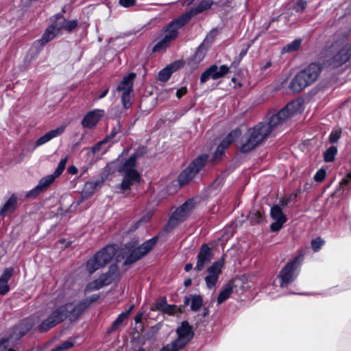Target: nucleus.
Masks as SVG:
<instances>
[{"label": "nucleus", "mask_w": 351, "mask_h": 351, "mask_svg": "<svg viewBox=\"0 0 351 351\" xmlns=\"http://www.w3.org/2000/svg\"><path fill=\"white\" fill-rule=\"evenodd\" d=\"M229 72V68L226 65H221L218 67V73L221 75V77Z\"/></svg>", "instance_id": "obj_51"}, {"label": "nucleus", "mask_w": 351, "mask_h": 351, "mask_svg": "<svg viewBox=\"0 0 351 351\" xmlns=\"http://www.w3.org/2000/svg\"><path fill=\"white\" fill-rule=\"evenodd\" d=\"M326 177V171L324 169H319L315 175L314 176V179L316 182H322Z\"/></svg>", "instance_id": "obj_45"}, {"label": "nucleus", "mask_w": 351, "mask_h": 351, "mask_svg": "<svg viewBox=\"0 0 351 351\" xmlns=\"http://www.w3.org/2000/svg\"><path fill=\"white\" fill-rule=\"evenodd\" d=\"M177 65L172 64L167 66L158 73V80L162 82L167 81L171 77V74L177 69Z\"/></svg>", "instance_id": "obj_29"}, {"label": "nucleus", "mask_w": 351, "mask_h": 351, "mask_svg": "<svg viewBox=\"0 0 351 351\" xmlns=\"http://www.w3.org/2000/svg\"><path fill=\"white\" fill-rule=\"evenodd\" d=\"M135 1V0H119V3L125 8H128L134 5Z\"/></svg>", "instance_id": "obj_49"}, {"label": "nucleus", "mask_w": 351, "mask_h": 351, "mask_svg": "<svg viewBox=\"0 0 351 351\" xmlns=\"http://www.w3.org/2000/svg\"><path fill=\"white\" fill-rule=\"evenodd\" d=\"M17 197L12 194L8 200L3 205L0 209V216L4 217L5 215L12 213L16 206Z\"/></svg>", "instance_id": "obj_21"}, {"label": "nucleus", "mask_w": 351, "mask_h": 351, "mask_svg": "<svg viewBox=\"0 0 351 351\" xmlns=\"http://www.w3.org/2000/svg\"><path fill=\"white\" fill-rule=\"evenodd\" d=\"M109 91V88L108 87H106L103 91L102 93L98 96L97 97V99H101L102 98H104V97L106 96V95L108 94Z\"/></svg>", "instance_id": "obj_56"}, {"label": "nucleus", "mask_w": 351, "mask_h": 351, "mask_svg": "<svg viewBox=\"0 0 351 351\" xmlns=\"http://www.w3.org/2000/svg\"><path fill=\"white\" fill-rule=\"evenodd\" d=\"M193 208L194 201L193 199L187 200L174 211L165 226L164 231L166 232H171L180 223L186 220Z\"/></svg>", "instance_id": "obj_8"}, {"label": "nucleus", "mask_w": 351, "mask_h": 351, "mask_svg": "<svg viewBox=\"0 0 351 351\" xmlns=\"http://www.w3.org/2000/svg\"><path fill=\"white\" fill-rule=\"evenodd\" d=\"M183 5H189L191 4L194 0H181Z\"/></svg>", "instance_id": "obj_61"}, {"label": "nucleus", "mask_w": 351, "mask_h": 351, "mask_svg": "<svg viewBox=\"0 0 351 351\" xmlns=\"http://www.w3.org/2000/svg\"><path fill=\"white\" fill-rule=\"evenodd\" d=\"M272 64V62L271 61H267L263 66H261V70L265 71L269 67H270Z\"/></svg>", "instance_id": "obj_59"}, {"label": "nucleus", "mask_w": 351, "mask_h": 351, "mask_svg": "<svg viewBox=\"0 0 351 351\" xmlns=\"http://www.w3.org/2000/svg\"><path fill=\"white\" fill-rule=\"evenodd\" d=\"M262 218L261 213L259 211L250 214V219L254 223H258L261 221Z\"/></svg>", "instance_id": "obj_47"}, {"label": "nucleus", "mask_w": 351, "mask_h": 351, "mask_svg": "<svg viewBox=\"0 0 351 351\" xmlns=\"http://www.w3.org/2000/svg\"><path fill=\"white\" fill-rule=\"evenodd\" d=\"M213 258V254L210 247L206 244L202 245L197 254V261L195 269L198 271H202Z\"/></svg>", "instance_id": "obj_16"}, {"label": "nucleus", "mask_w": 351, "mask_h": 351, "mask_svg": "<svg viewBox=\"0 0 351 351\" xmlns=\"http://www.w3.org/2000/svg\"><path fill=\"white\" fill-rule=\"evenodd\" d=\"M212 4V0H202L197 7L191 8L189 12H186L184 14H189L191 19L193 16L208 10Z\"/></svg>", "instance_id": "obj_26"}, {"label": "nucleus", "mask_w": 351, "mask_h": 351, "mask_svg": "<svg viewBox=\"0 0 351 351\" xmlns=\"http://www.w3.org/2000/svg\"><path fill=\"white\" fill-rule=\"evenodd\" d=\"M116 252L117 246L115 245H109L103 247L87 261L86 264L87 271L92 274L106 266L115 256Z\"/></svg>", "instance_id": "obj_5"}, {"label": "nucleus", "mask_w": 351, "mask_h": 351, "mask_svg": "<svg viewBox=\"0 0 351 351\" xmlns=\"http://www.w3.org/2000/svg\"><path fill=\"white\" fill-rule=\"evenodd\" d=\"M162 312L167 313L169 315H173L174 313V306L169 304H167Z\"/></svg>", "instance_id": "obj_52"}, {"label": "nucleus", "mask_w": 351, "mask_h": 351, "mask_svg": "<svg viewBox=\"0 0 351 351\" xmlns=\"http://www.w3.org/2000/svg\"><path fill=\"white\" fill-rule=\"evenodd\" d=\"M157 241L156 237H154L144 242L141 246L132 250L128 256H126L124 264L130 265L141 259L152 250L156 245Z\"/></svg>", "instance_id": "obj_13"}, {"label": "nucleus", "mask_w": 351, "mask_h": 351, "mask_svg": "<svg viewBox=\"0 0 351 351\" xmlns=\"http://www.w3.org/2000/svg\"><path fill=\"white\" fill-rule=\"evenodd\" d=\"M59 34L49 25L43 34L41 38L36 42L43 46L48 42L53 40Z\"/></svg>", "instance_id": "obj_27"}, {"label": "nucleus", "mask_w": 351, "mask_h": 351, "mask_svg": "<svg viewBox=\"0 0 351 351\" xmlns=\"http://www.w3.org/2000/svg\"><path fill=\"white\" fill-rule=\"evenodd\" d=\"M300 257L297 256L293 260L288 262L281 269L279 278L280 279V287H284L293 282L298 276L297 269L300 266Z\"/></svg>", "instance_id": "obj_11"}, {"label": "nucleus", "mask_w": 351, "mask_h": 351, "mask_svg": "<svg viewBox=\"0 0 351 351\" xmlns=\"http://www.w3.org/2000/svg\"><path fill=\"white\" fill-rule=\"evenodd\" d=\"M78 25L77 20L66 21L64 19V30L68 32H71Z\"/></svg>", "instance_id": "obj_40"}, {"label": "nucleus", "mask_w": 351, "mask_h": 351, "mask_svg": "<svg viewBox=\"0 0 351 351\" xmlns=\"http://www.w3.org/2000/svg\"><path fill=\"white\" fill-rule=\"evenodd\" d=\"M103 114L104 110L101 109H95L88 112L82 121V126L86 128H94L97 124Z\"/></svg>", "instance_id": "obj_19"}, {"label": "nucleus", "mask_w": 351, "mask_h": 351, "mask_svg": "<svg viewBox=\"0 0 351 351\" xmlns=\"http://www.w3.org/2000/svg\"><path fill=\"white\" fill-rule=\"evenodd\" d=\"M206 52V49L204 47V45L202 44L197 49L194 56H193V60L196 62H200L204 58Z\"/></svg>", "instance_id": "obj_32"}, {"label": "nucleus", "mask_w": 351, "mask_h": 351, "mask_svg": "<svg viewBox=\"0 0 351 351\" xmlns=\"http://www.w3.org/2000/svg\"><path fill=\"white\" fill-rule=\"evenodd\" d=\"M136 162V154H132L119 167V171L123 176V180L119 189L124 191L130 189L135 183L139 182L141 176L135 169Z\"/></svg>", "instance_id": "obj_4"}, {"label": "nucleus", "mask_w": 351, "mask_h": 351, "mask_svg": "<svg viewBox=\"0 0 351 351\" xmlns=\"http://www.w3.org/2000/svg\"><path fill=\"white\" fill-rule=\"evenodd\" d=\"M128 110H125V108H121L120 106H117L112 108L110 110V114L112 117H114L116 119L121 118L123 115H127L128 114Z\"/></svg>", "instance_id": "obj_36"}, {"label": "nucleus", "mask_w": 351, "mask_h": 351, "mask_svg": "<svg viewBox=\"0 0 351 351\" xmlns=\"http://www.w3.org/2000/svg\"><path fill=\"white\" fill-rule=\"evenodd\" d=\"M117 273V267L112 265L107 273L101 275L99 278H100L103 287L110 285L116 278Z\"/></svg>", "instance_id": "obj_24"}, {"label": "nucleus", "mask_w": 351, "mask_h": 351, "mask_svg": "<svg viewBox=\"0 0 351 351\" xmlns=\"http://www.w3.org/2000/svg\"><path fill=\"white\" fill-rule=\"evenodd\" d=\"M207 159V154H202L195 158L178 176L180 185L183 186L189 183L204 167Z\"/></svg>", "instance_id": "obj_10"}, {"label": "nucleus", "mask_w": 351, "mask_h": 351, "mask_svg": "<svg viewBox=\"0 0 351 351\" xmlns=\"http://www.w3.org/2000/svg\"><path fill=\"white\" fill-rule=\"evenodd\" d=\"M136 77L134 73H130L125 76L116 88L115 91L121 93V104L125 110H129L132 105L133 84Z\"/></svg>", "instance_id": "obj_9"}, {"label": "nucleus", "mask_w": 351, "mask_h": 351, "mask_svg": "<svg viewBox=\"0 0 351 351\" xmlns=\"http://www.w3.org/2000/svg\"><path fill=\"white\" fill-rule=\"evenodd\" d=\"M51 27L58 34H61V31L64 29V17L62 14H58L51 18Z\"/></svg>", "instance_id": "obj_25"}, {"label": "nucleus", "mask_w": 351, "mask_h": 351, "mask_svg": "<svg viewBox=\"0 0 351 351\" xmlns=\"http://www.w3.org/2000/svg\"><path fill=\"white\" fill-rule=\"evenodd\" d=\"M270 216L274 220V222L270 225V229L272 232L279 231L287 220L282 208L278 205H274L271 208Z\"/></svg>", "instance_id": "obj_15"}, {"label": "nucleus", "mask_w": 351, "mask_h": 351, "mask_svg": "<svg viewBox=\"0 0 351 351\" xmlns=\"http://www.w3.org/2000/svg\"><path fill=\"white\" fill-rule=\"evenodd\" d=\"M192 269H193V265L191 263H187L184 267V269L187 272L191 271Z\"/></svg>", "instance_id": "obj_60"}, {"label": "nucleus", "mask_w": 351, "mask_h": 351, "mask_svg": "<svg viewBox=\"0 0 351 351\" xmlns=\"http://www.w3.org/2000/svg\"><path fill=\"white\" fill-rule=\"evenodd\" d=\"M69 173L75 175L77 173V169L75 166H69L67 169Z\"/></svg>", "instance_id": "obj_55"}, {"label": "nucleus", "mask_w": 351, "mask_h": 351, "mask_svg": "<svg viewBox=\"0 0 351 351\" xmlns=\"http://www.w3.org/2000/svg\"><path fill=\"white\" fill-rule=\"evenodd\" d=\"M233 292V284L232 282H229L223 287L222 291L219 293L217 298V303L218 304H221L227 299H228Z\"/></svg>", "instance_id": "obj_28"}, {"label": "nucleus", "mask_w": 351, "mask_h": 351, "mask_svg": "<svg viewBox=\"0 0 351 351\" xmlns=\"http://www.w3.org/2000/svg\"><path fill=\"white\" fill-rule=\"evenodd\" d=\"M73 346V343L71 341H65L62 342L60 345L56 346L51 351H62L66 350L71 348Z\"/></svg>", "instance_id": "obj_41"}, {"label": "nucleus", "mask_w": 351, "mask_h": 351, "mask_svg": "<svg viewBox=\"0 0 351 351\" xmlns=\"http://www.w3.org/2000/svg\"><path fill=\"white\" fill-rule=\"evenodd\" d=\"M350 182H351V180H350V178L346 176L342 179L340 184L343 186V185L348 184Z\"/></svg>", "instance_id": "obj_57"}, {"label": "nucleus", "mask_w": 351, "mask_h": 351, "mask_svg": "<svg viewBox=\"0 0 351 351\" xmlns=\"http://www.w3.org/2000/svg\"><path fill=\"white\" fill-rule=\"evenodd\" d=\"M250 45L248 44L245 48H243L239 55V61L244 57L246 56L247 53V51L248 49H250Z\"/></svg>", "instance_id": "obj_53"}, {"label": "nucleus", "mask_w": 351, "mask_h": 351, "mask_svg": "<svg viewBox=\"0 0 351 351\" xmlns=\"http://www.w3.org/2000/svg\"><path fill=\"white\" fill-rule=\"evenodd\" d=\"M133 306L130 308V309L126 312H123L117 317V319L113 322L111 327L108 329V332H112L114 330H117L123 322V321L128 317L130 311L132 309Z\"/></svg>", "instance_id": "obj_30"}, {"label": "nucleus", "mask_w": 351, "mask_h": 351, "mask_svg": "<svg viewBox=\"0 0 351 351\" xmlns=\"http://www.w3.org/2000/svg\"><path fill=\"white\" fill-rule=\"evenodd\" d=\"M288 202H289V200L287 199H281L280 202H279V204H278V206H280V207H285L287 206V205L288 204Z\"/></svg>", "instance_id": "obj_58"}, {"label": "nucleus", "mask_w": 351, "mask_h": 351, "mask_svg": "<svg viewBox=\"0 0 351 351\" xmlns=\"http://www.w3.org/2000/svg\"><path fill=\"white\" fill-rule=\"evenodd\" d=\"M102 180H95L87 182L82 190V195L84 198H87L94 194L101 186Z\"/></svg>", "instance_id": "obj_22"}, {"label": "nucleus", "mask_w": 351, "mask_h": 351, "mask_svg": "<svg viewBox=\"0 0 351 351\" xmlns=\"http://www.w3.org/2000/svg\"><path fill=\"white\" fill-rule=\"evenodd\" d=\"M302 103L298 100L289 102L278 113L273 114L267 123H260L247 130L240 151L247 153L259 145L276 128L300 110Z\"/></svg>", "instance_id": "obj_2"}, {"label": "nucleus", "mask_w": 351, "mask_h": 351, "mask_svg": "<svg viewBox=\"0 0 351 351\" xmlns=\"http://www.w3.org/2000/svg\"><path fill=\"white\" fill-rule=\"evenodd\" d=\"M221 77V75L218 73V66L217 65H212L208 68L204 72L202 73L200 77V82L204 84L209 78L217 80Z\"/></svg>", "instance_id": "obj_23"}, {"label": "nucleus", "mask_w": 351, "mask_h": 351, "mask_svg": "<svg viewBox=\"0 0 351 351\" xmlns=\"http://www.w3.org/2000/svg\"><path fill=\"white\" fill-rule=\"evenodd\" d=\"M65 128H66V126L61 125L54 130H50L49 132H47L43 136L40 137L36 141L35 146L40 147L44 144L47 143V142H49V141L53 139V138L60 136L64 132Z\"/></svg>", "instance_id": "obj_20"}, {"label": "nucleus", "mask_w": 351, "mask_h": 351, "mask_svg": "<svg viewBox=\"0 0 351 351\" xmlns=\"http://www.w3.org/2000/svg\"><path fill=\"white\" fill-rule=\"evenodd\" d=\"M208 313H209L208 310L207 308H204V311L202 313V317H206L208 315Z\"/></svg>", "instance_id": "obj_64"}, {"label": "nucleus", "mask_w": 351, "mask_h": 351, "mask_svg": "<svg viewBox=\"0 0 351 351\" xmlns=\"http://www.w3.org/2000/svg\"><path fill=\"white\" fill-rule=\"evenodd\" d=\"M306 8V2L303 0L298 1L294 5V10L297 12H303Z\"/></svg>", "instance_id": "obj_44"}, {"label": "nucleus", "mask_w": 351, "mask_h": 351, "mask_svg": "<svg viewBox=\"0 0 351 351\" xmlns=\"http://www.w3.org/2000/svg\"><path fill=\"white\" fill-rule=\"evenodd\" d=\"M170 43L162 36V39L153 47L152 51L154 53L163 51L167 49Z\"/></svg>", "instance_id": "obj_34"}, {"label": "nucleus", "mask_w": 351, "mask_h": 351, "mask_svg": "<svg viewBox=\"0 0 351 351\" xmlns=\"http://www.w3.org/2000/svg\"><path fill=\"white\" fill-rule=\"evenodd\" d=\"M104 287L102 282L100 278H98L91 282H90L87 286L86 290L87 291H93L98 290L101 288Z\"/></svg>", "instance_id": "obj_38"}, {"label": "nucleus", "mask_w": 351, "mask_h": 351, "mask_svg": "<svg viewBox=\"0 0 351 351\" xmlns=\"http://www.w3.org/2000/svg\"><path fill=\"white\" fill-rule=\"evenodd\" d=\"M178 338L162 348L160 351H179L182 349L193 338L194 333L187 322H182L177 328Z\"/></svg>", "instance_id": "obj_7"}, {"label": "nucleus", "mask_w": 351, "mask_h": 351, "mask_svg": "<svg viewBox=\"0 0 351 351\" xmlns=\"http://www.w3.org/2000/svg\"><path fill=\"white\" fill-rule=\"evenodd\" d=\"M116 134V132L112 131V133L108 136H107L106 138H108V142L112 139Z\"/></svg>", "instance_id": "obj_63"}, {"label": "nucleus", "mask_w": 351, "mask_h": 351, "mask_svg": "<svg viewBox=\"0 0 351 351\" xmlns=\"http://www.w3.org/2000/svg\"><path fill=\"white\" fill-rule=\"evenodd\" d=\"M341 134V130L336 129L331 132L329 136V141L331 143H335L340 138Z\"/></svg>", "instance_id": "obj_42"}, {"label": "nucleus", "mask_w": 351, "mask_h": 351, "mask_svg": "<svg viewBox=\"0 0 351 351\" xmlns=\"http://www.w3.org/2000/svg\"><path fill=\"white\" fill-rule=\"evenodd\" d=\"M191 308L192 311H197L202 305V299L199 295H193L191 297Z\"/></svg>", "instance_id": "obj_35"}, {"label": "nucleus", "mask_w": 351, "mask_h": 351, "mask_svg": "<svg viewBox=\"0 0 351 351\" xmlns=\"http://www.w3.org/2000/svg\"><path fill=\"white\" fill-rule=\"evenodd\" d=\"M67 162V158H64L61 159V160L59 162L58 165L53 172V173L57 176L59 177L63 172V171L65 169L66 165Z\"/></svg>", "instance_id": "obj_39"}, {"label": "nucleus", "mask_w": 351, "mask_h": 351, "mask_svg": "<svg viewBox=\"0 0 351 351\" xmlns=\"http://www.w3.org/2000/svg\"><path fill=\"white\" fill-rule=\"evenodd\" d=\"M189 21V14H183L180 18L171 21L163 29L162 36L171 43L178 36V29Z\"/></svg>", "instance_id": "obj_12"}, {"label": "nucleus", "mask_w": 351, "mask_h": 351, "mask_svg": "<svg viewBox=\"0 0 351 351\" xmlns=\"http://www.w3.org/2000/svg\"><path fill=\"white\" fill-rule=\"evenodd\" d=\"M14 273L12 267L6 268L0 276V283H8Z\"/></svg>", "instance_id": "obj_37"}, {"label": "nucleus", "mask_w": 351, "mask_h": 351, "mask_svg": "<svg viewBox=\"0 0 351 351\" xmlns=\"http://www.w3.org/2000/svg\"><path fill=\"white\" fill-rule=\"evenodd\" d=\"M223 263V259L221 258V260L214 262L208 267V275L205 277V282L208 289H212L216 286L219 276L221 273Z\"/></svg>", "instance_id": "obj_14"}, {"label": "nucleus", "mask_w": 351, "mask_h": 351, "mask_svg": "<svg viewBox=\"0 0 351 351\" xmlns=\"http://www.w3.org/2000/svg\"><path fill=\"white\" fill-rule=\"evenodd\" d=\"M89 304L88 301H82L75 306L71 304L61 306L47 315L44 313H35L16 326L10 336L14 339H19L36 325V330L45 332L67 317L71 322H74L84 313Z\"/></svg>", "instance_id": "obj_1"}, {"label": "nucleus", "mask_w": 351, "mask_h": 351, "mask_svg": "<svg viewBox=\"0 0 351 351\" xmlns=\"http://www.w3.org/2000/svg\"><path fill=\"white\" fill-rule=\"evenodd\" d=\"M322 71V66L320 64L311 63L295 75L289 85V88L295 93L301 92L317 80Z\"/></svg>", "instance_id": "obj_3"}, {"label": "nucleus", "mask_w": 351, "mask_h": 351, "mask_svg": "<svg viewBox=\"0 0 351 351\" xmlns=\"http://www.w3.org/2000/svg\"><path fill=\"white\" fill-rule=\"evenodd\" d=\"M58 177L52 173L41 178L38 184L26 194V197H34L49 186Z\"/></svg>", "instance_id": "obj_17"}, {"label": "nucleus", "mask_w": 351, "mask_h": 351, "mask_svg": "<svg viewBox=\"0 0 351 351\" xmlns=\"http://www.w3.org/2000/svg\"><path fill=\"white\" fill-rule=\"evenodd\" d=\"M302 40L300 38L295 39L286 45L282 49V53H289L298 50L301 46Z\"/></svg>", "instance_id": "obj_31"}, {"label": "nucleus", "mask_w": 351, "mask_h": 351, "mask_svg": "<svg viewBox=\"0 0 351 351\" xmlns=\"http://www.w3.org/2000/svg\"><path fill=\"white\" fill-rule=\"evenodd\" d=\"M108 143V138H105L99 142H98L97 144H95L93 147H92V152L95 154L97 153V152H99L100 150V149H101L102 147L106 145V143Z\"/></svg>", "instance_id": "obj_46"}, {"label": "nucleus", "mask_w": 351, "mask_h": 351, "mask_svg": "<svg viewBox=\"0 0 351 351\" xmlns=\"http://www.w3.org/2000/svg\"><path fill=\"white\" fill-rule=\"evenodd\" d=\"M324 241L320 238L317 237L311 241V245L315 252H317L320 250L323 245Z\"/></svg>", "instance_id": "obj_43"}, {"label": "nucleus", "mask_w": 351, "mask_h": 351, "mask_svg": "<svg viewBox=\"0 0 351 351\" xmlns=\"http://www.w3.org/2000/svg\"><path fill=\"white\" fill-rule=\"evenodd\" d=\"M192 283V281L191 279H187L184 281V285L185 287H189Z\"/></svg>", "instance_id": "obj_62"}, {"label": "nucleus", "mask_w": 351, "mask_h": 351, "mask_svg": "<svg viewBox=\"0 0 351 351\" xmlns=\"http://www.w3.org/2000/svg\"><path fill=\"white\" fill-rule=\"evenodd\" d=\"M337 153V148L335 146H330L324 152V160L328 162L334 161L335 156Z\"/></svg>", "instance_id": "obj_33"}, {"label": "nucleus", "mask_w": 351, "mask_h": 351, "mask_svg": "<svg viewBox=\"0 0 351 351\" xmlns=\"http://www.w3.org/2000/svg\"><path fill=\"white\" fill-rule=\"evenodd\" d=\"M241 134L239 130H234L231 131L228 135L223 139L221 143L217 146V149L214 154V158L217 159L221 156L224 150Z\"/></svg>", "instance_id": "obj_18"}, {"label": "nucleus", "mask_w": 351, "mask_h": 351, "mask_svg": "<svg viewBox=\"0 0 351 351\" xmlns=\"http://www.w3.org/2000/svg\"><path fill=\"white\" fill-rule=\"evenodd\" d=\"M186 93V88L185 87H182L178 89L176 92V96L178 98H181Z\"/></svg>", "instance_id": "obj_54"}, {"label": "nucleus", "mask_w": 351, "mask_h": 351, "mask_svg": "<svg viewBox=\"0 0 351 351\" xmlns=\"http://www.w3.org/2000/svg\"><path fill=\"white\" fill-rule=\"evenodd\" d=\"M167 304L166 303V300L162 299L160 301H158L156 304V308L157 310L162 311V310L165 308L166 305Z\"/></svg>", "instance_id": "obj_48"}, {"label": "nucleus", "mask_w": 351, "mask_h": 351, "mask_svg": "<svg viewBox=\"0 0 351 351\" xmlns=\"http://www.w3.org/2000/svg\"><path fill=\"white\" fill-rule=\"evenodd\" d=\"M330 56L327 59L328 65L336 68L346 63L351 56V46L345 43H335L330 49Z\"/></svg>", "instance_id": "obj_6"}, {"label": "nucleus", "mask_w": 351, "mask_h": 351, "mask_svg": "<svg viewBox=\"0 0 351 351\" xmlns=\"http://www.w3.org/2000/svg\"><path fill=\"white\" fill-rule=\"evenodd\" d=\"M10 290L8 283H0V295L6 294Z\"/></svg>", "instance_id": "obj_50"}]
</instances>
